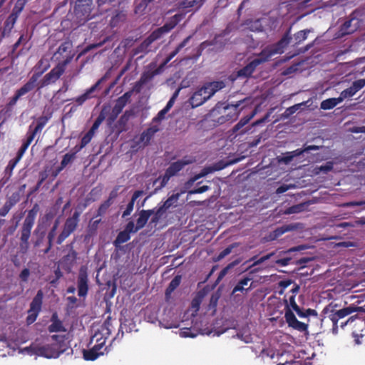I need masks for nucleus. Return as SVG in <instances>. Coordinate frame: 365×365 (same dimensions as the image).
Masks as SVG:
<instances>
[{
    "mask_svg": "<svg viewBox=\"0 0 365 365\" xmlns=\"http://www.w3.org/2000/svg\"><path fill=\"white\" fill-rule=\"evenodd\" d=\"M39 211V205L36 203L33 207L28 211L20 230L19 249L21 253L25 254L29 248V238L31 230L34 225L36 215Z\"/></svg>",
    "mask_w": 365,
    "mask_h": 365,
    "instance_id": "nucleus-1",
    "label": "nucleus"
},
{
    "mask_svg": "<svg viewBox=\"0 0 365 365\" xmlns=\"http://www.w3.org/2000/svg\"><path fill=\"white\" fill-rule=\"evenodd\" d=\"M51 339L54 341L53 343L36 347L35 354L48 359H56L63 354L67 347L65 336L54 334L51 336Z\"/></svg>",
    "mask_w": 365,
    "mask_h": 365,
    "instance_id": "nucleus-2",
    "label": "nucleus"
},
{
    "mask_svg": "<svg viewBox=\"0 0 365 365\" xmlns=\"http://www.w3.org/2000/svg\"><path fill=\"white\" fill-rule=\"evenodd\" d=\"M42 73H35L29 81L20 88L16 91L14 95L9 99L4 108L1 110V114L5 117H9L11 115L13 107L16 104L21 97L26 95L29 92L33 91L37 85L38 80Z\"/></svg>",
    "mask_w": 365,
    "mask_h": 365,
    "instance_id": "nucleus-3",
    "label": "nucleus"
},
{
    "mask_svg": "<svg viewBox=\"0 0 365 365\" xmlns=\"http://www.w3.org/2000/svg\"><path fill=\"white\" fill-rule=\"evenodd\" d=\"M93 0H76L71 20L78 26L92 18Z\"/></svg>",
    "mask_w": 365,
    "mask_h": 365,
    "instance_id": "nucleus-4",
    "label": "nucleus"
},
{
    "mask_svg": "<svg viewBox=\"0 0 365 365\" xmlns=\"http://www.w3.org/2000/svg\"><path fill=\"white\" fill-rule=\"evenodd\" d=\"M49 118L50 117L48 116H41L37 119L36 125L34 128H33L31 125L29 126V130L26 133V139L23 141V143L21 148L19 149L16 153V156L15 157L17 160H20L22 158L23 155L34 140L36 135L42 131L43 128L48 123Z\"/></svg>",
    "mask_w": 365,
    "mask_h": 365,
    "instance_id": "nucleus-5",
    "label": "nucleus"
},
{
    "mask_svg": "<svg viewBox=\"0 0 365 365\" xmlns=\"http://www.w3.org/2000/svg\"><path fill=\"white\" fill-rule=\"evenodd\" d=\"M72 59L73 55L68 56L66 59H63L61 62L58 63L57 66L46 73L39 83H37L36 86L38 90H40L51 83H53L58 80L65 72L66 66L72 61Z\"/></svg>",
    "mask_w": 365,
    "mask_h": 365,
    "instance_id": "nucleus-6",
    "label": "nucleus"
},
{
    "mask_svg": "<svg viewBox=\"0 0 365 365\" xmlns=\"http://www.w3.org/2000/svg\"><path fill=\"white\" fill-rule=\"evenodd\" d=\"M364 309L361 307H357L354 304H351L349 307H344L343 309L336 310L333 307L330 305L327 306L323 309V313L327 314V317L332 322L333 324V329L338 328V322L344 318L345 317L355 312H363Z\"/></svg>",
    "mask_w": 365,
    "mask_h": 365,
    "instance_id": "nucleus-7",
    "label": "nucleus"
},
{
    "mask_svg": "<svg viewBox=\"0 0 365 365\" xmlns=\"http://www.w3.org/2000/svg\"><path fill=\"white\" fill-rule=\"evenodd\" d=\"M81 214V210H76L72 215L66 220L63 230L57 237V245H61L76 230Z\"/></svg>",
    "mask_w": 365,
    "mask_h": 365,
    "instance_id": "nucleus-8",
    "label": "nucleus"
},
{
    "mask_svg": "<svg viewBox=\"0 0 365 365\" xmlns=\"http://www.w3.org/2000/svg\"><path fill=\"white\" fill-rule=\"evenodd\" d=\"M259 58H255L242 68L237 72V76L240 78H249L261 63L267 61L272 56V53L266 54V51H262Z\"/></svg>",
    "mask_w": 365,
    "mask_h": 365,
    "instance_id": "nucleus-9",
    "label": "nucleus"
},
{
    "mask_svg": "<svg viewBox=\"0 0 365 365\" xmlns=\"http://www.w3.org/2000/svg\"><path fill=\"white\" fill-rule=\"evenodd\" d=\"M78 295L80 297H85L88 292V278L87 268L82 266L78 272L77 278Z\"/></svg>",
    "mask_w": 365,
    "mask_h": 365,
    "instance_id": "nucleus-10",
    "label": "nucleus"
},
{
    "mask_svg": "<svg viewBox=\"0 0 365 365\" xmlns=\"http://www.w3.org/2000/svg\"><path fill=\"white\" fill-rule=\"evenodd\" d=\"M67 247L69 248V251L61 258L60 263L63 269L70 272L78 259V252L73 249V242L68 245Z\"/></svg>",
    "mask_w": 365,
    "mask_h": 365,
    "instance_id": "nucleus-11",
    "label": "nucleus"
},
{
    "mask_svg": "<svg viewBox=\"0 0 365 365\" xmlns=\"http://www.w3.org/2000/svg\"><path fill=\"white\" fill-rule=\"evenodd\" d=\"M159 130V125L153 124L151 123V125L147 129L143 130L140 134L138 140L136 142L137 145L143 148L148 146L155 133H157Z\"/></svg>",
    "mask_w": 365,
    "mask_h": 365,
    "instance_id": "nucleus-12",
    "label": "nucleus"
},
{
    "mask_svg": "<svg viewBox=\"0 0 365 365\" xmlns=\"http://www.w3.org/2000/svg\"><path fill=\"white\" fill-rule=\"evenodd\" d=\"M284 318H285L286 322L287 323V324L289 327H292L294 329L297 330L301 332L307 331L308 324H307L304 322H299L296 318L293 312L291 310V309L289 308V307L287 305V307L285 309Z\"/></svg>",
    "mask_w": 365,
    "mask_h": 365,
    "instance_id": "nucleus-13",
    "label": "nucleus"
},
{
    "mask_svg": "<svg viewBox=\"0 0 365 365\" xmlns=\"http://www.w3.org/2000/svg\"><path fill=\"white\" fill-rule=\"evenodd\" d=\"M195 160L188 156H185L180 160L171 163L166 170L170 173L173 176H175L181 171L185 166L192 164Z\"/></svg>",
    "mask_w": 365,
    "mask_h": 365,
    "instance_id": "nucleus-14",
    "label": "nucleus"
},
{
    "mask_svg": "<svg viewBox=\"0 0 365 365\" xmlns=\"http://www.w3.org/2000/svg\"><path fill=\"white\" fill-rule=\"evenodd\" d=\"M291 40H292V37L290 36L289 30L287 32H286L283 35L282 38L277 43V44L275 45L274 49L271 52L266 51V54L272 53V55L274 53H283L284 48L288 46V44L290 43Z\"/></svg>",
    "mask_w": 365,
    "mask_h": 365,
    "instance_id": "nucleus-15",
    "label": "nucleus"
},
{
    "mask_svg": "<svg viewBox=\"0 0 365 365\" xmlns=\"http://www.w3.org/2000/svg\"><path fill=\"white\" fill-rule=\"evenodd\" d=\"M240 103L241 101H239L235 105H231L230 106H227L224 108L223 112L225 118L227 119V122H232L238 118L239 113L237 112V108Z\"/></svg>",
    "mask_w": 365,
    "mask_h": 365,
    "instance_id": "nucleus-16",
    "label": "nucleus"
},
{
    "mask_svg": "<svg viewBox=\"0 0 365 365\" xmlns=\"http://www.w3.org/2000/svg\"><path fill=\"white\" fill-rule=\"evenodd\" d=\"M206 101L203 96L201 88L197 90L192 96L189 98V103L192 108H197L202 105Z\"/></svg>",
    "mask_w": 365,
    "mask_h": 365,
    "instance_id": "nucleus-17",
    "label": "nucleus"
},
{
    "mask_svg": "<svg viewBox=\"0 0 365 365\" xmlns=\"http://www.w3.org/2000/svg\"><path fill=\"white\" fill-rule=\"evenodd\" d=\"M43 293L41 289L38 290L30 304L29 311L39 313L43 303Z\"/></svg>",
    "mask_w": 365,
    "mask_h": 365,
    "instance_id": "nucleus-18",
    "label": "nucleus"
},
{
    "mask_svg": "<svg viewBox=\"0 0 365 365\" xmlns=\"http://www.w3.org/2000/svg\"><path fill=\"white\" fill-rule=\"evenodd\" d=\"M72 47V42L71 41H66L58 46L56 52L54 53V56H56L57 55H59L60 56L65 58L64 59H66L69 55L73 56V54L71 53Z\"/></svg>",
    "mask_w": 365,
    "mask_h": 365,
    "instance_id": "nucleus-19",
    "label": "nucleus"
},
{
    "mask_svg": "<svg viewBox=\"0 0 365 365\" xmlns=\"http://www.w3.org/2000/svg\"><path fill=\"white\" fill-rule=\"evenodd\" d=\"M143 193H144V192L143 190H135L133 192L130 202L128 203L125 210L123 211V212L122 214V217L123 218H125V217H128V215H130L131 214V212L133 210L134 204H135L136 200L139 197L143 195Z\"/></svg>",
    "mask_w": 365,
    "mask_h": 365,
    "instance_id": "nucleus-20",
    "label": "nucleus"
},
{
    "mask_svg": "<svg viewBox=\"0 0 365 365\" xmlns=\"http://www.w3.org/2000/svg\"><path fill=\"white\" fill-rule=\"evenodd\" d=\"M172 177H173V176L165 170V174L163 176H160L159 178H156L153 182V185H155L158 181H160V185L158 187H155L154 191L145 198L144 201H145L153 194L158 192V191H159L163 187H164L168 184L170 179Z\"/></svg>",
    "mask_w": 365,
    "mask_h": 365,
    "instance_id": "nucleus-21",
    "label": "nucleus"
},
{
    "mask_svg": "<svg viewBox=\"0 0 365 365\" xmlns=\"http://www.w3.org/2000/svg\"><path fill=\"white\" fill-rule=\"evenodd\" d=\"M153 212L154 210H142L139 212V217L136 220L137 228L140 230L143 228Z\"/></svg>",
    "mask_w": 365,
    "mask_h": 365,
    "instance_id": "nucleus-22",
    "label": "nucleus"
},
{
    "mask_svg": "<svg viewBox=\"0 0 365 365\" xmlns=\"http://www.w3.org/2000/svg\"><path fill=\"white\" fill-rule=\"evenodd\" d=\"M103 81V78L98 80L93 86H92L90 88H88L83 94L78 96L75 101L78 105H82L86 100L91 97V93H93L98 87L100 86Z\"/></svg>",
    "mask_w": 365,
    "mask_h": 365,
    "instance_id": "nucleus-23",
    "label": "nucleus"
},
{
    "mask_svg": "<svg viewBox=\"0 0 365 365\" xmlns=\"http://www.w3.org/2000/svg\"><path fill=\"white\" fill-rule=\"evenodd\" d=\"M255 114V112H252L250 115H246L244 118H242L232 129V132L234 134H244L245 133V130H242L240 132V130L245 125H247L250 120L254 117Z\"/></svg>",
    "mask_w": 365,
    "mask_h": 365,
    "instance_id": "nucleus-24",
    "label": "nucleus"
},
{
    "mask_svg": "<svg viewBox=\"0 0 365 365\" xmlns=\"http://www.w3.org/2000/svg\"><path fill=\"white\" fill-rule=\"evenodd\" d=\"M153 210H154V212L152 215L153 217L150 220V224L156 225L163 217H165L168 209L164 207V205L162 204L159 207H155Z\"/></svg>",
    "mask_w": 365,
    "mask_h": 365,
    "instance_id": "nucleus-25",
    "label": "nucleus"
},
{
    "mask_svg": "<svg viewBox=\"0 0 365 365\" xmlns=\"http://www.w3.org/2000/svg\"><path fill=\"white\" fill-rule=\"evenodd\" d=\"M51 321V324H50L48 327V330L50 333L66 331L62 322L58 319L56 314H53L52 315Z\"/></svg>",
    "mask_w": 365,
    "mask_h": 365,
    "instance_id": "nucleus-26",
    "label": "nucleus"
},
{
    "mask_svg": "<svg viewBox=\"0 0 365 365\" xmlns=\"http://www.w3.org/2000/svg\"><path fill=\"white\" fill-rule=\"evenodd\" d=\"M18 19V17L13 16L10 14V15L8 16V18L6 19L4 25V29L2 31L1 36L2 37H4L6 35H9L13 28L14 27V25Z\"/></svg>",
    "mask_w": 365,
    "mask_h": 365,
    "instance_id": "nucleus-27",
    "label": "nucleus"
},
{
    "mask_svg": "<svg viewBox=\"0 0 365 365\" xmlns=\"http://www.w3.org/2000/svg\"><path fill=\"white\" fill-rule=\"evenodd\" d=\"M298 228L297 224H289L283 225L282 227L276 228L272 233L273 239H276L280 236H282L285 232L295 230Z\"/></svg>",
    "mask_w": 365,
    "mask_h": 365,
    "instance_id": "nucleus-28",
    "label": "nucleus"
},
{
    "mask_svg": "<svg viewBox=\"0 0 365 365\" xmlns=\"http://www.w3.org/2000/svg\"><path fill=\"white\" fill-rule=\"evenodd\" d=\"M131 115L130 111L126 110L117 121L115 127L119 133L126 130V126Z\"/></svg>",
    "mask_w": 365,
    "mask_h": 365,
    "instance_id": "nucleus-29",
    "label": "nucleus"
},
{
    "mask_svg": "<svg viewBox=\"0 0 365 365\" xmlns=\"http://www.w3.org/2000/svg\"><path fill=\"white\" fill-rule=\"evenodd\" d=\"M341 103V98H330L324 100L320 105L321 109L329 110L334 108L339 103Z\"/></svg>",
    "mask_w": 365,
    "mask_h": 365,
    "instance_id": "nucleus-30",
    "label": "nucleus"
},
{
    "mask_svg": "<svg viewBox=\"0 0 365 365\" xmlns=\"http://www.w3.org/2000/svg\"><path fill=\"white\" fill-rule=\"evenodd\" d=\"M321 148V146L312 145H304L303 148L297 149L295 150L289 152L292 158L302 155L304 153H309L311 150H318Z\"/></svg>",
    "mask_w": 365,
    "mask_h": 365,
    "instance_id": "nucleus-31",
    "label": "nucleus"
},
{
    "mask_svg": "<svg viewBox=\"0 0 365 365\" xmlns=\"http://www.w3.org/2000/svg\"><path fill=\"white\" fill-rule=\"evenodd\" d=\"M181 282V276L180 275H176L174 277V278L171 280L170 284H168V287L165 290V296L166 297H168L174 291L175 289L180 285Z\"/></svg>",
    "mask_w": 365,
    "mask_h": 365,
    "instance_id": "nucleus-32",
    "label": "nucleus"
},
{
    "mask_svg": "<svg viewBox=\"0 0 365 365\" xmlns=\"http://www.w3.org/2000/svg\"><path fill=\"white\" fill-rule=\"evenodd\" d=\"M83 359L86 361H94L99 356L103 355V353H98L96 349L93 347L90 349H83Z\"/></svg>",
    "mask_w": 365,
    "mask_h": 365,
    "instance_id": "nucleus-33",
    "label": "nucleus"
},
{
    "mask_svg": "<svg viewBox=\"0 0 365 365\" xmlns=\"http://www.w3.org/2000/svg\"><path fill=\"white\" fill-rule=\"evenodd\" d=\"M158 75V72L145 71L142 73L139 81L136 83V86H142L149 82L153 78Z\"/></svg>",
    "mask_w": 365,
    "mask_h": 365,
    "instance_id": "nucleus-34",
    "label": "nucleus"
},
{
    "mask_svg": "<svg viewBox=\"0 0 365 365\" xmlns=\"http://www.w3.org/2000/svg\"><path fill=\"white\" fill-rule=\"evenodd\" d=\"M130 236L129 233H128L125 230L120 231L118 234L115 240L113 241V245L115 247H118L120 244L128 242L130 240Z\"/></svg>",
    "mask_w": 365,
    "mask_h": 365,
    "instance_id": "nucleus-35",
    "label": "nucleus"
},
{
    "mask_svg": "<svg viewBox=\"0 0 365 365\" xmlns=\"http://www.w3.org/2000/svg\"><path fill=\"white\" fill-rule=\"evenodd\" d=\"M310 31L309 29H304L295 33L293 37L294 44L298 45L305 41Z\"/></svg>",
    "mask_w": 365,
    "mask_h": 365,
    "instance_id": "nucleus-36",
    "label": "nucleus"
},
{
    "mask_svg": "<svg viewBox=\"0 0 365 365\" xmlns=\"http://www.w3.org/2000/svg\"><path fill=\"white\" fill-rule=\"evenodd\" d=\"M112 205L113 203H111L109 200H106L105 201H103L99 205L95 217H98L104 216L108 212L109 208Z\"/></svg>",
    "mask_w": 365,
    "mask_h": 365,
    "instance_id": "nucleus-37",
    "label": "nucleus"
},
{
    "mask_svg": "<svg viewBox=\"0 0 365 365\" xmlns=\"http://www.w3.org/2000/svg\"><path fill=\"white\" fill-rule=\"evenodd\" d=\"M76 158V153H66L63 155V159L61 162V165L58 168V171L61 172L63 170L69 163H71Z\"/></svg>",
    "mask_w": 365,
    "mask_h": 365,
    "instance_id": "nucleus-38",
    "label": "nucleus"
},
{
    "mask_svg": "<svg viewBox=\"0 0 365 365\" xmlns=\"http://www.w3.org/2000/svg\"><path fill=\"white\" fill-rule=\"evenodd\" d=\"M27 1V0H17L11 11V14L19 18Z\"/></svg>",
    "mask_w": 365,
    "mask_h": 365,
    "instance_id": "nucleus-39",
    "label": "nucleus"
},
{
    "mask_svg": "<svg viewBox=\"0 0 365 365\" xmlns=\"http://www.w3.org/2000/svg\"><path fill=\"white\" fill-rule=\"evenodd\" d=\"M106 119V115L103 112V110L99 113L98 116L95 120L93 124L92 125L91 128L88 131L90 133H92L93 134H95V132L98 129L101 124L103 122V120Z\"/></svg>",
    "mask_w": 365,
    "mask_h": 365,
    "instance_id": "nucleus-40",
    "label": "nucleus"
},
{
    "mask_svg": "<svg viewBox=\"0 0 365 365\" xmlns=\"http://www.w3.org/2000/svg\"><path fill=\"white\" fill-rule=\"evenodd\" d=\"M21 194H20V191H16L7 197L6 202L13 207L21 200Z\"/></svg>",
    "mask_w": 365,
    "mask_h": 365,
    "instance_id": "nucleus-41",
    "label": "nucleus"
},
{
    "mask_svg": "<svg viewBox=\"0 0 365 365\" xmlns=\"http://www.w3.org/2000/svg\"><path fill=\"white\" fill-rule=\"evenodd\" d=\"M181 192H177L175 194H173L171 196H170L163 203V205L164 207H167L168 209L170 208L172 206H173L175 204L178 202V200H179L180 196L181 195Z\"/></svg>",
    "mask_w": 365,
    "mask_h": 365,
    "instance_id": "nucleus-42",
    "label": "nucleus"
},
{
    "mask_svg": "<svg viewBox=\"0 0 365 365\" xmlns=\"http://www.w3.org/2000/svg\"><path fill=\"white\" fill-rule=\"evenodd\" d=\"M305 207L304 203H300L298 205H292L289 207H288L284 213L285 215H290V214H294V213H299L302 211H304Z\"/></svg>",
    "mask_w": 365,
    "mask_h": 365,
    "instance_id": "nucleus-43",
    "label": "nucleus"
},
{
    "mask_svg": "<svg viewBox=\"0 0 365 365\" xmlns=\"http://www.w3.org/2000/svg\"><path fill=\"white\" fill-rule=\"evenodd\" d=\"M205 85L211 89V94H215L217 91L225 87V83L222 81H213L205 83Z\"/></svg>",
    "mask_w": 365,
    "mask_h": 365,
    "instance_id": "nucleus-44",
    "label": "nucleus"
},
{
    "mask_svg": "<svg viewBox=\"0 0 365 365\" xmlns=\"http://www.w3.org/2000/svg\"><path fill=\"white\" fill-rule=\"evenodd\" d=\"M131 94L130 92L125 93L123 96H120L115 101V105L118 106L121 108H124V107L128 103Z\"/></svg>",
    "mask_w": 365,
    "mask_h": 365,
    "instance_id": "nucleus-45",
    "label": "nucleus"
},
{
    "mask_svg": "<svg viewBox=\"0 0 365 365\" xmlns=\"http://www.w3.org/2000/svg\"><path fill=\"white\" fill-rule=\"evenodd\" d=\"M178 24L176 19H172L168 22H166L163 26L160 27V30L163 33V34H167L170 32L172 29H173Z\"/></svg>",
    "mask_w": 365,
    "mask_h": 365,
    "instance_id": "nucleus-46",
    "label": "nucleus"
},
{
    "mask_svg": "<svg viewBox=\"0 0 365 365\" xmlns=\"http://www.w3.org/2000/svg\"><path fill=\"white\" fill-rule=\"evenodd\" d=\"M168 111L169 110H168L167 108H163L158 112L157 115L152 119V123L159 125L162 120L165 118V115L168 113Z\"/></svg>",
    "mask_w": 365,
    "mask_h": 365,
    "instance_id": "nucleus-47",
    "label": "nucleus"
},
{
    "mask_svg": "<svg viewBox=\"0 0 365 365\" xmlns=\"http://www.w3.org/2000/svg\"><path fill=\"white\" fill-rule=\"evenodd\" d=\"M34 234L38 235V237L36 241L34 242V246L35 247H38L43 242V238L45 237V231L40 232V225H38V227L34 230Z\"/></svg>",
    "mask_w": 365,
    "mask_h": 365,
    "instance_id": "nucleus-48",
    "label": "nucleus"
},
{
    "mask_svg": "<svg viewBox=\"0 0 365 365\" xmlns=\"http://www.w3.org/2000/svg\"><path fill=\"white\" fill-rule=\"evenodd\" d=\"M235 244H232L229 245L227 247H226L225 250H223L222 252H220V254L215 258V262H218L222 260L223 258H225L226 256L230 255L232 250V249L235 247Z\"/></svg>",
    "mask_w": 365,
    "mask_h": 365,
    "instance_id": "nucleus-49",
    "label": "nucleus"
},
{
    "mask_svg": "<svg viewBox=\"0 0 365 365\" xmlns=\"http://www.w3.org/2000/svg\"><path fill=\"white\" fill-rule=\"evenodd\" d=\"M235 244H232L229 245L227 247H226L225 250H223L222 252H220V254L215 258V262H218L222 260L223 258H225L226 256L230 255L232 250V249L235 247Z\"/></svg>",
    "mask_w": 365,
    "mask_h": 365,
    "instance_id": "nucleus-50",
    "label": "nucleus"
},
{
    "mask_svg": "<svg viewBox=\"0 0 365 365\" xmlns=\"http://www.w3.org/2000/svg\"><path fill=\"white\" fill-rule=\"evenodd\" d=\"M151 44L148 42V41L145 38L135 49L134 51V54H138L139 53H148V48Z\"/></svg>",
    "mask_w": 365,
    "mask_h": 365,
    "instance_id": "nucleus-51",
    "label": "nucleus"
},
{
    "mask_svg": "<svg viewBox=\"0 0 365 365\" xmlns=\"http://www.w3.org/2000/svg\"><path fill=\"white\" fill-rule=\"evenodd\" d=\"M163 33L160 30V29H157L155 31H153L147 38L146 39L148 41V42L152 44L155 41L160 38L163 36Z\"/></svg>",
    "mask_w": 365,
    "mask_h": 365,
    "instance_id": "nucleus-52",
    "label": "nucleus"
},
{
    "mask_svg": "<svg viewBox=\"0 0 365 365\" xmlns=\"http://www.w3.org/2000/svg\"><path fill=\"white\" fill-rule=\"evenodd\" d=\"M356 92L353 89L351 86L349 87L348 88L344 90L339 96V98H341V102L348 98H351L354 96Z\"/></svg>",
    "mask_w": 365,
    "mask_h": 365,
    "instance_id": "nucleus-53",
    "label": "nucleus"
},
{
    "mask_svg": "<svg viewBox=\"0 0 365 365\" xmlns=\"http://www.w3.org/2000/svg\"><path fill=\"white\" fill-rule=\"evenodd\" d=\"M93 135L94 134L90 133V131H88L81 140V145L79 149L86 147L91 141Z\"/></svg>",
    "mask_w": 365,
    "mask_h": 365,
    "instance_id": "nucleus-54",
    "label": "nucleus"
},
{
    "mask_svg": "<svg viewBox=\"0 0 365 365\" xmlns=\"http://www.w3.org/2000/svg\"><path fill=\"white\" fill-rule=\"evenodd\" d=\"M353 20L354 19H349L348 21H346L343 24V25L341 26V31L343 32V34H352L355 31V29H351V25Z\"/></svg>",
    "mask_w": 365,
    "mask_h": 365,
    "instance_id": "nucleus-55",
    "label": "nucleus"
},
{
    "mask_svg": "<svg viewBox=\"0 0 365 365\" xmlns=\"http://www.w3.org/2000/svg\"><path fill=\"white\" fill-rule=\"evenodd\" d=\"M29 41L26 36L21 34L18 41L13 45L11 54L13 55L21 43H26Z\"/></svg>",
    "mask_w": 365,
    "mask_h": 365,
    "instance_id": "nucleus-56",
    "label": "nucleus"
},
{
    "mask_svg": "<svg viewBox=\"0 0 365 365\" xmlns=\"http://www.w3.org/2000/svg\"><path fill=\"white\" fill-rule=\"evenodd\" d=\"M284 302H285V309L284 310L286 309V307H287V305L288 307H291L293 310H297L299 307L297 305V304L295 302V295L294 294H292L289 297V299H284ZM290 309V307H289Z\"/></svg>",
    "mask_w": 365,
    "mask_h": 365,
    "instance_id": "nucleus-57",
    "label": "nucleus"
},
{
    "mask_svg": "<svg viewBox=\"0 0 365 365\" xmlns=\"http://www.w3.org/2000/svg\"><path fill=\"white\" fill-rule=\"evenodd\" d=\"M155 0H141V1L135 6V12L143 11L147 6Z\"/></svg>",
    "mask_w": 365,
    "mask_h": 365,
    "instance_id": "nucleus-58",
    "label": "nucleus"
},
{
    "mask_svg": "<svg viewBox=\"0 0 365 365\" xmlns=\"http://www.w3.org/2000/svg\"><path fill=\"white\" fill-rule=\"evenodd\" d=\"M214 170V169H212V168L210 167H208V168H205L200 173L195 175L194 178H192L190 181L191 182H194L195 181H196L197 180L205 176L207 174H208L209 173H211Z\"/></svg>",
    "mask_w": 365,
    "mask_h": 365,
    "instance_id": "nucleus-59",
    "label": "nucleus"
},
{
    "mask_svg": "<svg viewBox=\"0 0 365 365\" xmlns=\"http://www.w3.org/2000/svg\"><path fill=\"white\" fill-rule=\"evenodd\" d=\"M351 86L357 93L359 90H361L365 86V79L356 80L353 82Z\"/></svg>",
    "mask_w": 365,
    "mask_h": 365,
    "instance_id": "nucleus-60",
    "label": "nucleus"
},
{
    "mask_svg": "<svg viewBox=\"0 0 365 365\" xmlns=\"http://www.w3.org/2000/svg\"><path fill=\"white\" fill-rule=\"evenodd\" d=\"M124 19H125V16L123 14H118L111 18L110 24L111 27H115V26H117V25L120 21H123Z\"/></svg>",
    "mask_w": 365,
    "mask_h": 365,
    "instance_id": "nucleus-61",
    "label": "nucleus"
},
{
    "mask_svg": "<svg viewBox=\"0 0 365 365\" xmlns=\"http://www.w3.org/2000/svg\"><path fill=\"white\" fill-rule=\"evenodd\" d=\"M293 158L289 152H286L283 154V156H281L278 158L279 163H282L286 165L289 164L292 161Z\"/></svg>",
    "mask_w": 365,
    "mask_h": 365,
    "instance_id": "nucleus-62",
    "label": "nucleus"
},
{
    "mask_svg": "<svg viewBox=\"0 0 365 365\" xmlns=\"http://www.w3.org/2000/svg\"><path fill=\"white\" fill-rule=\"evenodd\" d=\"M140 230V228H137V224L135 225V224L133 221H130L125 225L124 230L130 234L131 232H133V233L137 232Z\"/></svg>",
    "mask_w": 365,
    "mask_h": 365,
    "instance_id": "nucleus-63",
    "label": "nucleus"
},
{
    "mask_svg": "<svg viewBox=\"0 0 365 365\" xmlns=\"http://www.w3.org/2000/svg\"><path fill=\"white\" fill-rule=\"evenodd\" d=\"M212 44V42L208 41H205L201 43L197 49V55L195 58H197L199 56H200L203 50L205 49L207 46H211Z\"/></svg>",
    "mask_w": 365,
    "mask_h": 365,
    "instance_id": "nucleus-64",
    "label": "nucleus"
}]
</instances>
